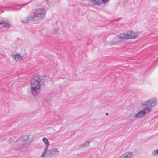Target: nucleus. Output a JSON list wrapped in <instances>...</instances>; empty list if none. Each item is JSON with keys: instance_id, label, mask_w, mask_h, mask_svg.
<instances>
[{"instance_id": "4", "label": "nucleus", "mask_w": 158, "mask_h": 158, "mask_svg": "<svg viewBox=\"0 0 158 158\" xmlns=\"http://www.w3.org/2000/svg\"><path fill=\"white\" fill-rule=\"evenodd\" d=\"M31 13L34 21H38L44 18L46 11L44 8H40L36 9L34 11Z\"/></svg>"}, {"instance_id": "6", "label": "nucleus", "mask_w": 158, "mask_h": 158, "mask_svg": "<svg viewBox=\"0 0 158 158\" xmlns=\"http://www.w3.org/2000/svg\"><path fill=\"white\" fill-rule=\"evenodd\" d=\"M59 151L57 148H52L47 151V156L49 157L55 156L59 155Z\"/></svg>"}, {"instance_id": "1", "label": "nucleus", "mask_w": 158, "mask_h": 158, "mask_svg": "<svg viewBox=\"0 0 158 158\" xmlns=\"http://www.w3.org/2000/svg\"><path fill=\"white\" fill-rule=\"evenodd\" d=\"M157 99L156 98H151L148 100L144 102L142 106L146 108L139 111L135 115V118H140L148 114L151 111V108L154 106L156 104Z\"/></svg>"}, {"instance_id": "13", "label": "nucleus", "mask_w": 158, "mask_h": 158, "mask_svg": "<svg viewBox=\"0 0 158 158\" xmlns=\"http://www.w3.org/2000/svg\"><path fill=\"white\" fill-rule=\"evenodd\" d=\"M89 143L90 142H89L88 141H86L85 142V143H84L83 144L81 145L80 147L82 148H84L89 146Z\"/></svg>"}, {"instance_id": "21", "label": "nucleus", "mask_w": 158, "mask_h": 158, "mask_svg": "<svg viewBox=\"0 0 158 158\" xmlns=\"http://www.w3.org/2000/svg\"><path fill=\"white\" fill-rule=\"evenodd\" d=\"M13 140V139H12V138H10L9 139V141L10 142H12V141Z\"/></svg>"}, {"instance_id": "25", "label": "nucleus", "mask_w": 158, "mask_h": 158, "mask_svg": "<svg viewBox=\"0 0 158 158\" xmlns=\"http://www.w3.org/2000/svg\"><path fill=\"white\" fill-rule=\"evenodd\" d=\"M46 1H47V2H48V0H46Z\"/></svg>"}, {"instance_id": "22", "label": "nucleus", "mask_w": 158, "mask_h": 158, "mask_svg": "<svg viewBox=\"0 0 158 158\" xmlns=\"http://www.w3.org/2000/svg\"><path fill=\"white\" fill-rule=\"evenodd\" d=\"M3 21H2L0 22V25L3 24Z\"/></svg>"}, {"instance_id": "24", "label": "nucleus", "mask_w": 158, "mask_h": 158, "mask_svg": "<svg viewBox=\"0 0 158 158\" xmlns=\"http://www.w3.org/2000/svg\"><path fill=\"white\" fill-rule=\"evenodd\" d=\"M73 80V81H77V79Z\"/></svg>"}, {"instance_id": "7", "label": "nucleus", "mask_w": 158, "mask_h": 158, "mask_svg": "<svg viewBox=\"0 0 158 158\" xmlns=\"http://www.w3.org/2000/svg\"><path fill=\"white\" fill-rule=\"evenodd\" d=\"M32 16L31 13H30L27 17L21 20V22L23 23H27L30 21H34Z\"/></svg>"}, {"instance_id": "16", "label": "nucleus", "mask_w": 158, "mask_h": 158, "mask_svg": "<svg viewBox=\"0 0 158 158\" xmlns=\"http://www.w3.org/2000/svg\"><path fill=\"white\" fill-rule=\"evenodd\" d=\"M3 27H6V28H9L10 27V24L8 23L4 22H3Z\"/></svg>"}, {"instance_id": "20", "label": "nucleus", "mask_w": 158, "mask_h": 158, "mask_svg": "<svg viewBox=\"0 0 158 158\" xmlns=\"http://www.w3.org/2000/svg\"><path fill=\"white\" fill-rule=\"evenodd\" d=\"M73 74L75 77H77L78 75V73L77 72H76L73 73Z\"/></svg>"}, {"instance_id": "9", "label": "nucleus", "mask_w": 158, "mask_h": 158, "mask_svg": "<svg viewBox=\"0 0 158 158\" xmlns=\"http://www.w3.org/2000/svg\"><path fill=\"white\" fill-rule=\"evenodd\" d=\"M133 155V153L131 152H127L123 155L120 156L118 158H131Z\"/></svg>"}, {"instance_id": "23", "label": "nucleus", "mask_w": 158, "mask_h": 158, "mask_svg": "<svg viewBox=\"0 0 158 158\" xmlns=\"http://www.w3.org/2000/svg\"><path fill=\"white\" fill-rule=\"evenodd\" d=\"M15 147V149H17V150H18L19 149V148H16Z\"/></svg>"}, {"instance_id": "15", "label": "nucleus", "mask_w": 158, "mask_h": 158, "mask_svg": "<svg viewBox=\"0 0 158 158\" xmlns=\"http://www.w3.org/2000/svg\"><path fill=\"white\" fill-rule=\"evenodd\" d=\"M136 118H135V115L134 116V114H130L129 117V120L131 122L135 120Z\"/></svg>"}, {"instance_id": "17", "label": "nucleus", "mask_w": 158, "mask_h": 158, "mask_svg": "<svg viewBox=\"0 0 158 158\" xmlns=\"http://www.w3.org/2000/svg\"><path fill=\"white\" fill-rule=\"evenodd\" d=\"M48 148H45V149L44 150L43 152H42L41 156L42 157L44 158V157L46 155V153H47V151L48 149Z\"/></svg>"}, {"instance_id": "18", "label": "nucleus", "mask_w": 158, "mask_h": 158, "mask_svg": "<svg viewBox=\"0 0 158 158\" xmlns=\"http://www.w3.org/2000/svg\"><path fill=\"white\" fill-rule=\"evenodd\" d=\"M152 154L154 156H157L158 154V149L156 150H154L152 152Z\"/></svg>"}, {"instance_id": "11", "label": "nucleus", "mask_w": 158, "mask_h": 158, "mask_svg": "<svg viewBox=\"0 0 158 158\" xmlns=\"http://www.w3.org/2000/svg\"><path fill=\"white\" fill-rule=\"evenodd\" d=\"M12 56L16 61H20L23 59V57L19 54L12 55Z\"/></svg>"}, {"instance_id": "26", "label": "nucleus", "mask_w": 158, "mask_h": 158, "mask_svg": "<svg viewBox=\"0 0 158 158\" xmlns=\"http://www.w3.org/2000/svg\"><path fill=\"white\" fill-rule=\"evenodd\" d=\"M106 115H108V113H106Z\"/></svg>"}, {"instance_id": "8", "label": "nucleus", "mask_w": 158, "mask_h": 158, "mask_svg": "<svg viewBox=\"0 0 158 158\" xmlns=\"http://www.w3.org/2000/svg\"><path fill=\"white\" fill-rule=\"evenodd\" d=\"M29 3V2L26 3L25 4L22 5H15V4H11V6H10V8L12 10H20L21 8V6H25V5H26Z\"/></svg>"}, {"instance_id": "19", "label": "nucleus", "mask_w": 158, "mask_h": 158, "mask_svg": "<svg viewBox=\"0 0 158 158\" xmlns=\"http://www.w3.org/2000/svg\"><path fill=\"white\" fill-rule=\"evenodd\" d=\"M102 2L106 4L109 2V0H101Z\"/></svg>"}, {"instance_id": "5", "label": "nucleus", "mask_w": 158, "mask_h": 158, "mask_svg": "<svg viewBox=\"0 0 158 158\" xmlns=\"http://www.w3.org/2000/svg\"><path fill=\"white\" fill-rule=\"evenodd\" d=\"M30 135L24 136L22 137V139H18L17 140L15 143H19L21 145L23 144V142H27V145H28L30 143L32 142V141L29 139Z\"/></svg>"}, {"instance_id": "14", "label": "nucleus", "mask_w": 158, "mask_h": 158, "mask_svg": "<svg viewBox=\"0 0 158 158\" xmlns=\"http://www.w3.org/2000/svg\"><path fill=\"white\" fill-rule=\"evenodd\" d=\"M51 96L50 95H49V94L47 95L46 97H45V100L47 102H49L51 100Z\"/></svg>"}, {"instance_id": "10", "label": "nucleus", "mask_w": 158, "mask_h": 158, "mask_svg": "<svg viewBox=\"0 0 158 158\" xmlns=\"http://www.w3.org/2000/svg\"><path fill=\"white\" fill-rule=\"evenodd\" d=\"M89 3L91 5H100L101 4V0H90Z\"/></svg>"}, {"instance_id": "3", "label": "nucleus", "mask_w": 158, "mask_h": 158, "mask_svg": "<svg viewBox=\"0 0 158 158\" xmlns=\"http://www.w3.org/2000/svg\"><path fill=\"white\" fill-rule=\"evenodd\" d=\"M138 35L136 33L131 31L129 34H121L119 36H115L113 40L110 42L109 44L111 46L115 45L123 39H132L137 38Z\"/></svg>"}, {"instance_id": "12", "label": "nucleus", "mask_w": 158, "mask_h": 158, "mask_svg": "<svg viewBox=\"0 0 158 158\" xmlns=\"http://www.w3.org/2000/svg\"><path fill=\"white\" fill-rule=\"evenodd\" d=\"M43 141L44 143L46 145L45 148H48V147L49 146L50 144L48 139L44 137L43 139Z\"/></svg>"}, {"instance_id": "2", "label": "nucleus", "mask_w": 158, "mask_h": 158, "mask_svg": "<svg viewBox=\"0 0 158 158\" xmlns=\"http://www.w3.org/2000/svg\"><path fill=\"white\" fill-rule=\"evenodd\" d=\"M43 76L38 75L34 77V80L30 82L31 91L32 95L36 96L41 91Z\"/></svg>"}]
</instances>
